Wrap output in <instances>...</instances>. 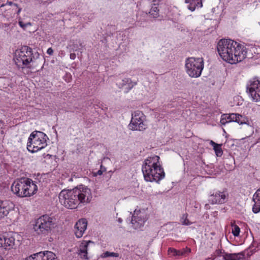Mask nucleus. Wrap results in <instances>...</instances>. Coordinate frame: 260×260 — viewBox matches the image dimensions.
<instances>
[{"label":"nucleus","instance_id":"f257e3e1","mask_svg":"<svg viewBox=\"0 0 260 260\" xmlns=\"http://www.w3.org/2000/svg\"><path fill=\"white\" fill-rule=\"evenodd\" d=\"M217 49L222 59L231 64L240 62L246 57V48L232 40L221 39Z\"/></svg>","mask_w":260,"mask_h":260},{"label":"nucleus","instance_id":"f03ea898","mask_svg":"<svg viewBox=\"0 0 260 260\" xmlns=\"http://www.w3.org/2000/svg\"><path fill=\"white\" fill-rule=\"evenodd\" d=\"M61 204L69 209H75L81 203H88L92 199L91 190L81 185L71 190H63L59 194Z\"/></svg>","mask_w":260,"mask_h":260},{"label":"nucleus","instance_id":"7ed1b4c3","mask_svg":"<svg viewBox=\"0 0 260 260\" xmlns=\"http://www.w3.org/2000/svg\"><path fill=\"white\" fill-rule=\"evenodd\" d=\"M159 159V156L154 155L145 159L142 167V172L146 181L158 182L165 177L162 168L158 164Z\"/></svg>","mask_w":260,"mask_h":260},{"label":"nucleus","instance_id":"20e7f679","mask_svg":"<svg viewBox=\"0 0 260 260\" xmlns=\"http://www.w3.org/2000/svg\"><path fill=\"white\" fill-rule=\"evenodd\" d=\"M47 136L41 132L32 133L28 138L27 149L31 152H35L47 146Z\"/></svg>","mask_w":260,"mask_h":260},{"label":"nucleus","instance_id":"39448f33","mask_svg":"<svg viewBox=\"0 0 260 260\" xmlns=\"http://www.w3.org/2000/svg\"><path fill=\"white\" fill-rule=\"evenodd\" d=\"M54 219L48 215H44L38 218L34 225L35 231L39 235H47L54 228Z\"/></svg>","mask_w":260,"mask_h":260},{"label":"nucleus","instance_id":"423d86ee","mask_svg":"<svg viewBox=\"0 0 260 260\" xmlns=\"http://www.w3.org/2000/svg\"><path fill=\"white\" fill-rule=\"evenodd\" d=\"M17 196L30 197L37 190V186L31 179L22 177L17 182Z\"/></svg>","mask_w":260,"mask_h":260},{"label":"nucleus","instance_id":"0eeeda50","mask_svg":"<svg viewBox=\"0 0 260 260\" xmlns=\"http://www.w3.org/2000/svg\"><path fill=\"white\" fill-rule=\"evenodd\" d=\"M185 67L188 75L191 77H199L204 68L202 58L190 57L187 59Z\"/></svg>","mask_w":260,"mask_h":260},{"label":"nucleus","instance_id":"6e6552de","mask_svg":"<svg viewBox=\"0 0 260 260\" xmlns=\"http://www.w3.org/2000/svg\"><path fill=\"white\" fill-rule=\"evenodd\" d=\"M143 113L139 111L132 114L131 121L129 124V128L140 131L145 129L147 126L143 122Z\"/></svg>","mask_w":260,"mask_h":260},{"label":"nucleus","instance_id":"1a4fd4ad","mask_svg":"<svg viewBox=\"0 0 260 260\" xmlns=\"http://www.w3.org/2000/svg\"><path fill=\"white\" fill-rule=\"evenodd\" d=\"M17 61L22 62L23 64L27 65L32 61V49L28 46H22L20 49Z\"/></svg>","mask_w":260,"mask_h":260},{"label":"nucleus","instance_id":"9d476101","mask_svg":"<svg viewBox=\"0 0 260 260\" xmlns=\"http://www.w3.org/2000/svg\"><path fill=\"white\" fill-rule=\"evenodd\" d=\"M228 193L226 190L215 191L209 197V202L212 204H221L228 200Z\"/></svg>","mask_w":260,"mask_h":260},{"label":"nucleus","instance_id":"9b49d317","mask_svg":"<svg viewBox=\"0 0 260 260\" xmlns=\"http://www.w3.org/2000/svg\"><path fill=\"white\" fill-rule=\"evenodd\" d=\"M247 90L250 94L251 98L255 100H260V81L254 79L250 81V84L247 85Z\"/></svg>","mask_w":260,"mask_h":260},{"label":"nucleus","instance_id":"f8f14e48","mask_svg":"<svg viewBox=\"0 0 260 260\" xmlns=\"http://www.w3.org/2000/svg\"><path fill=\"white\" fill-rule=\"evenodd\" d=\"M15 244V238L11 234L0 235V247L11 249Z\"/></svg>","mask_w":260,"mask_h":260},{"label":"nucleus","instance_id":"ddd939ff","mask_svg":"<svg viewBox=\"0 0 260 260\" xmlns=\"http://www.w3.org/2000/svg\"><path fill=\"white\" fill-rule=\"evenodd\" d=\"M87 222L85 219H81L75 225V234L77 238H81L87 228Z\"/></svg>","mask_w":260,"mask_h":260},{"label":"nucleus","instance_id":"4468645a","mask_svg":"<svg viewBox=\"0 0 260 260\" xmlns=\"http://www.w3.org/2000/svg\"><path fill=\"white\" fill-rule=\"evenodd\" d=\"M89 243H93L92 241H83L79 246V249L78 251V254L80 256L81 258L88 259L87 256V247Z\"/></svg>","mask_w":260,"mask_h":260},{"label":"nucleus","instance_id":"2eb2a0df","mask_svg":"<svg viewBox=\"0 0 260 260\" xmlns=\"http://www.w3.org/2000/svg\"><path fill=\"white\" fill-rule=\"evenodd\" d=\"M242 253H225L224 255H220L214 258V260H240Z\"/></svg>","mask_w":260,"mask_h":260},{"label":"nucleus","instance_id":"dca6fc26","mask_svg":"<svg viewBox=\"0 0 260 260\" xmlns=\"http://www.w3.org/2000/svg\"><path fill=\"white\" fill-rule=\"evenodd\" d=\"M145 222V219L142 218L141 216L133 215L131 220V223L135 229H138L143 226Z\"/></svg>","mask_w":260,"mask_h":260},{"label":"nucleus","instance_id":"f3484780","mask_svg":"<svg viewBox=\"0 0 260 260\" xmlns=\"http://www.w3.org/2000/svg\"><path fill=\"white\" fill-rule=\"evenodd\" d=\"M136 85V82H133L129 78H124L120 83L121 87H125V89L127 91L131 89Z\"/></svg>","mask_w":260,"mask_h":260},{"label":"nucleus","instance_id":"a211bd4d","mask_svg":"<svg viewBox=\"0 0 260 260\" xmlns=\"http://www.w3.org/2000/svg\"><path fill=\"white\" fill-rule=\"evenodd\" d=\"M234 116H236L235 113H232L230 114H225L222 115L220 119L221 124L222 125H224L226 123L234 122Z\"/></svg>","mask_w":260,"mask_h":260},{"label":"nucleus","instance_id":"6ab92c4d","mask_svg":"<svg viewBox=\"0 0 260 260\" xmlns=\"http://www.w3.org/2000/svg\"><path fill=\"white\" fill-rule=\"evenodd\" d=\"M45 256H46V251H41L31 255L27 257L25 260H44Z\"/></svg>","mask_w":260,"mask_h":260},{"label":"nucleus","instance_id":"aec40b11","mask_svg":"<svg viewBox=\"0 0 260 260\" xmlns=\"http://www.w3.org/2000/svg\"><path fill=\"white\" fill-rule=\"evenodd\" d=\"M210 144L213 147L216 156L218 157L221 156L223 153L221 148L222 144H217L213 141H211Z\"/></svg>","mask_w":260,"mask_h":260},{"label":"nucleus","instance_id":"412c9836","mask_svg":"<svg viewBox=\"0 0 260 260\" xmlns=\"http://www.w3.org/2000/svg\"><path fill=\"white\" fill-rule=\"evenodd\" d=\"M189 252L190 251V249L189 248L187 249L186 250L183 249L182 250H177L174 248H170L168 249V253L170 254H172L173 256H180L184 255L186 252Z\"/></svg>","mask_w":260,"mask_h":260},{"label":"nucleus","instance_id":"4be33fe9","mask_svg":"<svg viewBox=\"0 0 260 260\" xmlns=\"http://www.w3.org/2000/svg\"><path fill=\"white\" fill-rule=\"evenodd\" d=\"M6 204L3 202L0 204V219L5 217L9 213L10 209L6 206Z\"/></svg>","mask_w":260,"mask_h":260},{"label":"nucleus","instance_id":"5701e85b","mask_svg":"<svg viewBox=\"0 0 260 260\" xmlns=\"http://www.w3.org/2000/svg\"><path fill=\"white\" fill-rule=\"evenodd\" d=\"M235 114L236 116H234V122H236L240 124H242L246 123L247 121H248L247 119L242 115L236 113H235Z\"/></svg>","mask_w":260,"mask_h":260},{"label":"nucleus","instance_id":"b1692460","mask_svg":"<svg viewBox=\"0 0 260 260\" xmlns=\"http://www.w3.org/2000/svg\"><path fill=\"white\" fill-rule=\"evenodd\" d=\"M254 205L252 208V211L255 213H257L260 211V199L252 200Z\"/></svg>","mask_w":260,"mask_h":260},{"label":"nucleus","instance_id":"393cba45","mask_svg":"<svg viewBox=\"0 0 260 260\" xmlns=\"http://www.w3.org/2000/svg\"><path fill=\"white\" fill-rule=\"evenodd\" d=\"M18 23L20 26L24 30H25L27 26L31 25L30 22L24 19H22L21 18H19Z\"/></svg>","mask_w":260,"mask_h":260},{"label":"nucleus","instance_id":"a878e982","mask_svg":"<svg viewBox=\"0 0 260 260\" xmlns=\"http://www.w3.org/2000/svg\"><path fill=\"white\" fill-rule=\"evenodd\" d=\"M44 259V260H57L56 255L49 251H46V256H45Z\"/></svg>","mask_w":260,"mask_h":260},{"label":"nucleus","instance_id":"bb28decb","mask_svg":"<svg viewBox=\"0 0 260 260\" xmlns=\"http://www.w3.org/2000/svg\"><path fill=\"white\" fill-rule=\"evenodd\" d=\"M149 14L151 15L153 18H156L158 16L159 14V9H158L157 6H152L150 12Z\"/></svg>","mask_w":260,"mask_h":260},{"label":"nucleus","instance_id":"cd10ccee","mask_svg":"<svg viewBox=\"0 0 260 260\" xmlns=\"http://www.w3.org/2000/svg\"><path fill=\"white\" fill-rule=\"evenodd\" d=\"M18 156L20 161L19 163L21 164L22 166L24 165V163L26 161V158L27 157L26 153H23L19 151Z\"/></svg>","mask_w":260,"mask_h":260},{"label":"nucleus","instance_id":"c85d7f7f","mask_svg":"<svg viewBox=\"0 0 260 260\" xmlns=\"http://www.w3.org/2000/svg\"><path fill=\"white\" fill-rule=\"evenodd\" d=\"M101 257L102 258H105L109 256H113V257H118V254L117 253L114 252H111L109 251H106L104 253H103L101 255Z\"/></svg>","mask_w":260,"mask_h":260},{"label":"nucleus","instance_id":"c756f323","mask_svg":"<svg viewBox=\"0 0 260 260\" xmlns=\"http://www.w3.org/2000/svg\"><path fill=\"white\" fill-rule=\"evenodd\" d=\"M240 232L239 227L237 225H233L232 233L234 236H238Z\"/></svg>","mask_w":260,"mask_h":260},{"label":"nucleus","instance_id":"7c9ffc66","mask_svg":"<svg viewBox=\"0 0 260 260\" xmlns=\"http://www.w3.org/2000/svg\"><path fill=\"white\" fill-rule=\"evenodd\" d=\"M258 199H260V188L255 192L252 198V200H255Z\"/></svg>","mask_w":260,"mask_h":260},{"label":"nucleus","instance_id":"2f4dec72","mask_svg":"<svg viewBox=\"0 0 260 260\" xmlns=\"http://www.w3.org/2000/svg\"><path fill=\"white\" fill-rule=\"evenodd\" d=\"M195 0H185L186 3H190V5L188 6V9L193 11L195 10V7L194 6H191L192 2L194 1Z\"/></svg>","mask_w":260,"mask_h":260},{"label":"nucleus","instance_id":"473e14b6","mask_svg":"<svg viewBox=\"0 0 260 260\" xmlns=\"http://www.w3.org/2000/svg\"><path fill=\"white\" fill-rule=\"evenodd\" d=\"M184 218H185V219L182 221V224H184V225H189V224H190V222L189 221V220L188 219H186V216H185V215H183V217H182V219H183Z\"/></svg>","mask_w":260,"mask_h":260},{"label":"nucleus","instance_id":"72a5a7b5","mask_svg":"<svg viewBox=\"0 0 260 260\" xmlns=\"http://www.w3.org/2000/svg\"><path fill=\"white\" fill-rule=\"evenodd\" d=\"M161 0H149L150 3H152V6H156L158 5L159 2Z\"/></svg>","mask_w":260,"mask_h":260},{"label":"nucleus","instance_id":"f704fd0d","mask_svg":"<svg viewBox=\"0 0 260 260\" xmlns=\"http://www.w3.org/2000/svg\"><path fill=\"white\" fill-rule=\"evenodd\" d=\"M15 182L14 181L11 186V190L15 193H16V185H15Z\"/></svg>","mask_w":260,"mask_h":260},{"label":"nucleus","instance_id":"c9c22d12","mask_svg":"<svg viewBox=\"0 0 260 260\" xmlns=\"http://www.w3.org/2000/svg\"><path fill=\"white\" fill-rule=\"evenodd\" d=\"M47 53L49 54V55H52L53 53V49L51 48H49L48 49H47Z\"/></svg>","mask_w":260,"mask_h":260},{"label":"nucleus","instance_id":"e433bc0d","mask_svg":"<svg viewBox=\"0 0 260 260\" xmlns=\"http://www.w3.org/2000/svg\"><path fill=\"white\" fill-rule=\"evenodd\" d=\"M76 56V54L74 53H71L70 55V58L73 60L75 59Z\"/></svg>","mask_w":260,"mask_h":260},{"label":"nucleus","instance_id":"4c0bfd02","mask_svg":"<svg viewBox=\"0 0 260 260\" xmlns=\"http://www.w3.org/2000/svg\"><path fill=\"white\" fill-rule=\"evenodd\" d=\"M103 174V171L101 170L98 171L96 172V174L99 175H101Z\"/></svg>","mask_w":260,"mask_h":260},{"label":"nucleus","instance_id":"58836bf2","mask_svg":"<svg viewBox=\"0 0 260 260\" xmlns=\"http://www.w3.org/2000/svg\"><path fill=\"white\" fill-rule=\"evenodd\" d=\"M122 220L121 218H118V221L119 222V223H121L122 222Z\"/></svg>","mask_w":260,"mask_h":260},{"label":"nucleus","instance_id":"ea45409f","mask_svg":"<svg viewBox=\"0 0 260 260\" xmlns=\"http://www.w3.org/2000/svg\"><path fill=\"white\" fill-rule=\"evenodd\" d=\"M21 9H19L18 11H17V14L20 12Z\"/></svg>","mask_w":260,"mask_h":260},{"label":"nucleus","instance_id":"a19ab883","mask_svg":"<svg viewBox=\"0 0 260 260\" xmlns=\"http://www.w3.org/2000/svg\"><path fill=\"white\" fill-rule=\"evenodd\" d=\"M0 260H4L3 257L1 256H0Z\"/></svg>","mask_w":260,"mask_h":260},{"label":"nucleus","instance_id":"79ce46f5","mask_svg":"<svg viewBox=\"0 0 260 260\" xmlns=\"http://www.w3.org/2000/svg\"><path fill=\"white\" fill-rule=\"evenodd\" d=\"M9 4L10 5H11L12 4V2H9Z\"/></svg>","mask_w":260,"mask_h":260},{"label":"nucleus","instance_id":"37998d69","mask_svg":"<svg viewBox=\"0 0 260 260\" xmlns=\"http://www.w3.org/2000/svg\"><path fill=\"white\" fill-rule=\"evenodd\" d=\"M2 124V122L1 121H0V126Z\"/></svg>","mask_w":260,"mask_h":260},{"label":"nucleus","instance_id":"c03bdc74","mask_svg":"<svg viewBox=\"0 0 260 260\" xmlns=\"http://www.w3.org/2000/svg\"><path fill=\"white\" fill-rule=\"evenodd\" d=\"M202 6V3H201V7Z\"/></svg>","mask_w":260,"mask_h":260}]
</instances>
